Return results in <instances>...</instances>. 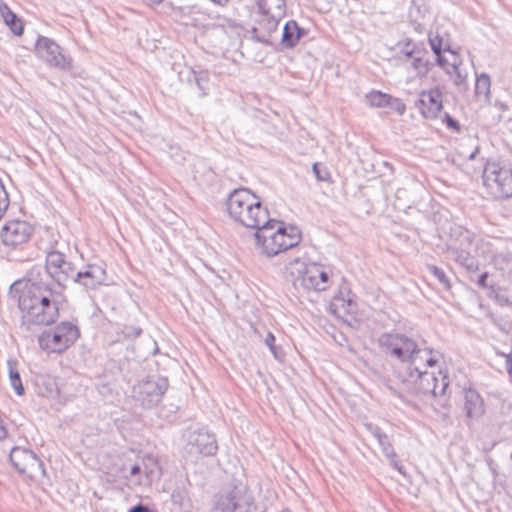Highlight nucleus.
I'll use <instances>...</instances> for the list:
<instances>
[{"label":"nucleus","mask_w":512,"mask_h":512,"mask_svg":"<svg viewBox=\"0 0 512 512\" xmlns=\"http://www.w3.org/2000/svg\"><path fill=\"white\" fill-rule=\"evenodd\" d=\"M18 295V307L22 312L20 329L31 333L35 327L48 326L59 317V302L56 293L46 283L29 279L17 281L11 286Z\"/></svg>","instance_id":"f257e3e1"},{"label":"nucleus","mask_w":512,"mask_h":512,"mask_svg":"<svg viewBox=\"0 0 512 512\" xmlns=\"http://www.w3.org/2000/svg\"><path fill=\"white\" fill-rule=\"evenodd\" d=\"M437 354L438 352H434L426 356L410 368L394 370L395 377L406 391L425 401L445 397L449 387L448 376L442 371H439V377L427 371L428 367H434L438 363Z\"/></svg>","instance_id":"f03ea898"},{"label":"nucleus","mask_w":512,"mask_h":512,"mask_svg":"<svg viewBox=\"0 0 512 512\" xmlns=\"http://www.w3.org/2000/svg\"><path fill=\"white\" fill-rule=\"evenodd\" d=\"M226 207L231 219L243 227L251 229L267 223V208L248 188L234 189L227 198Z\"/></svg>","instance_id":"7ed1b4c3"},{"label":"nucleus","mask_w":512,"mask_h":512,"mask_svg":"<svg viewBox=\"0 0 512 512\" xmlns=\"http://www.w3.org/2000/svg\"><path fill=\"white\" fill-rule=\"evenodd\" d=\"M378 344L386 356L399 361L396 369L410 368L435 352L432 348L420 347L414 338L400 332L381 334Z\"/></svg>","instance_id":"20e7f679"},{"label":"nucleus","mask_w":512,"mask_h":512,"mask_svg":"<svg viewBox=\"0 0 512 512\" xmlns=\"http://www.w3.org/2000/svg\"><path fill=\"white\" fill-rule=\"evenodd\" d=\"M286 279L296 289L323 291L328 287L329 275L316 263L308 264L304 257L297 255L285 265Z\"/></svg>","instance_id":"39448f33"},{"label":"nucleus","mask_w":512,"mask_h":512,"mask_svg":"<svg viewBox=\"0 0 512 512\" xmlns=\"http://www.w3.org/2000/svg\"><path fill=\"white\" fill-rule=\"evenodd\" d=\"M259 18L251 34L257 42L271 45V35L276 32L281 19L286 14L285 0H257Z\"/></svg>","instance_id":"423d86ee"},{"label":"nucleus","mask_w":512,"mask_h":512,"mask_svg":"<svg viewBox=\"0 0 512 512\" xmlns=\"http://www.w3.org/2000/svg\"><path fill=\"white\" fill-rule=\"evenodd\" d=\"M483 186L493 199L512 197V169L502 161L488 159L482 172Z\"/></svg>","instance_id":"0eeeda50"},{"label":"nucleus","mask_w":512,"mask_h":512,"mask_svg":"<svg viewBox=\"0 0 512 512\" xmlns=\"http://www.w3.org/2000/svg\"><path fill=\"white\" fill-rule=\"evenodd\" d=\"M254 499L246 484L236 481L214 496L211 512H251Z\"/></svg>","instance_id":"6e6552de"},{"label":"nucleus","mask_w":512,"mask_h":512,"mask_svg":"<svg viewBox=\"0 0 512 512\" xmlns=\"http://www.w3.org/2000/svg\"><path fill=\"white\" fill-rule=\"evenodd\" d=\"M80 336L79 328L71 322H61L53 330L44 331L38 337L39 346L48 352L62 353Z\"/></svg>","instance_id":"1a4fd4ad"},{"label":"nucleus","mask_w":512,"mask_h":512,"mask_svg":"<svg viewBox=\"0 0 512 512\" xmlns=\"http://www.w3.org/2000/svg\"><path fill=\"white\" fill-rule=\"evenodd\" d=\"M301 231L298 227L293 225H285L280 222L276 228V234L269 240L268 245L265 246V256L273 257L280 255L287 251H292L294 256H304V252L299 248L301 242Z\"/></svg>","instance_id":"9d476101"},{"label":"nucleus","mask_w":512,"mask_h":512,"mask_svg":"<svg viewBox=\"0 0 512 512\" xmlns=\"http://www.w3.org/2000/svg\"><path fill=\"white\" fill-rule=\"evenodd\" d=\"M45 269L50 278L61 288H65L74 277L76 268L66 259V255L59 249L58 242L51 244L45 251Z\"/></svg>","instance_id":"9b49d317"},{"label":"nucleus","mask_w":512,"mask_h":512,"mask_svg":"<svg viewBox=\"0 0 512 512\" xmlns=\"http://www.w3.org/2000/svg\"><path fill=\"white\" fill-rule=\"evenodd\" d=\"M168 388V379L160 376L148 377L133 387V397L144 408L158 404Z\"/></svg>","instance_id":"f8f14e48"},{"label":"nucleus","mask_w":512,"mask_h":512,"mask_svg":"<svg viewBox=\"0 0 512 512\" xmlns=\"http://www.w3.org/2000/svg\"><path fill=\"white\" fill-rule=\"evenodd\" d=\"M183 437L186 441V450L195 457L212 456L218 450L214 434L204 428H188Z\"/></svg>","instance_id":"ddd939ff"},{"label":"nucleus","mask_w":512,"mask_h":512,"mask_svg":"<svg viewBox=\"0 0 512 512\" xmlns=\"http://www.w3.org/2000/svg\"><path fill=\"white\" fill-rule=\"evenodd\" d=\"M10 461L14 468L21 474L30 478L45 475L44 463L32 450L22 447H14L10 452Z\"/></svg>","instance_id":"4468645a"},{"label":"nucleus","mask_w":512,"mask_h":512,"mask_svg":"<svg viewBox=\"0 0 512 512\" xmlns=\"http://www.w3.org/2000/svg\"><path fill=\"white\" fill-rule=\"evenodd\" d=\"M34 233V227L24 220H11L1 229L2 243L7 247L17 248L27 243Z\"/></svg>","instance_id":"2eb2a0df"},{"label":"nucleus","mask_w":512,"mask_h":512,"mask_svg":"<svg viewBox=\"0 0 512 512\" xmlns=\"http://www.w3.org/2000/svg\"><path fill=\"white\" fill-rule=\"evenodd\" d=\"M35 49L40 58H42L48 65L60 69H68L71 66L70 57L62 52V48L52 39L39 36Z\"/></svg>","instance_id":"dca6fc26"},{"label":"nucleus","mask_w":512,"mask_h":512,"mask_svg":"<svg viewBox=\"0 0 512 512\" xmlns=\"http://www.w3.org/2000/svg\"><path fill=\"white\" fill-rule=\"evenodd\" d=\"M106 280L105 269L97 264H88L82 270H77L70 283H77L87 289H95Z\"/></svg>","instance_id":"f3484780"},{"label":"nucleus","mask_w":512,"mask_h":512,"mask_svg":"<svg viewBox=\"0 0 512 512\" xmlns=\"http://www.w3.org/2000/svg\"><path fill=\"white\" fill-rule=\"evenodd\" d=\"M416 106L425 118H437L443 107L442 93L439 88L421 92Z\"/></svg>","instance_id":"a211bd4d"},{"label":"nucleus","mask_w":512,"mask_h":512,"mask_svg":"<svg viewBox=\"0 0 512 512\" xmlns=\"http://www.w3.org/2000/svg\"><path fill=\"white\" fill-rule=\"evenodd\" d=\"M330 310L339 318L348 321V316L357 312V303L353 299L351 291L344 287L336 294L330 303Z\"/></svg>","instance_id":"6ab92c4d"},{"label":"nucleus","mask_w":512,"mask_h":512,"mask_svg":"<svg viewBox=\"0 0 512 512\" xmlns=\"http://www.w3.org/2000/svg\"><path fill=\"white\" fill-rule=\"evenodd\" d=\"M463 399V408L465 411V415L468 419L477 420L484 414V400L475 389H464Z\"/></svg>","instance_id":"aec40b11"},{"label":"nucleus","mask_w":512,"mask_h":512,"mask_svg":"<svg viewBox=\"0 0 512 512\" xmlns=\"http://www.w3.org/2000/svg\"><path fill=\"white\" fill-rule=\"evenodd\" d=\"M280 224L276 220L269 219L267 217V223H260L259 227H255L254 233L255 246L261 255L265 256V246L268 245L269 240L276 234L275 227Z\"/></svg>","instance_id":"412c9836"},{"label":"nucleus","mask_w":512,"mask_h":512,"mask_svg":"<svg viewBox=\"0 0 512 512\" xmlns=\"http://www.w3.org/2000/svg\"><path fill=\"white\" fill-rule=\"evenodd\" d=\"M447 247H455L458 250L472 251L474 248V236L469 230L456 227L451 230V238Z\"/></svg>","instance_id":"4be33fe9"},{"label":"nucleus","mask_w":512,"mask_h":512,"mask_svg":"<svg viewBox=\"0 0 512 512\" xmlns=\"http://www.w3.org/2000/svg\"><path fill=\"white\" fill-rule=\"evenodd\" d=\"M306 34L305 30L297 24L296 21L290 20L285 23L281 45L283 48H293L297 45L298 41Z\"/></svg>","instance_id":"5701e85b"},{"label":"nucleus","mask_w":512,"mask_h":512,"mask_svg":"<svg viewBox=\"0 0 512 512\" xmlns=\"http://www.w3.org/2000/svg\"><path fill=\"white\" fill-rule=\"evenodd\" d=\"M447 252L452 254L454 260L468 271H476L479 268L478 260L472 255V251L458 250L455 247H447Z\"/></svg>","instance_id":"b1692460"},{"label":"nucleus","mask_w":512,"mask_h":512,"mask_svg":"<svg viewBox=\"0 0 512 512\" xmlns=\"http://www.w3.org/2000/svg\"><path fill=\"white\" fill-rule=\"evenodd\" d=\"M0 12L5 24L10 28V30L17 36L22 35L23 25L19 17L4 3L0 5Z\"/></svg>","instance_id":"393cba45"},{"label":"nucleus","mask_w":512,"mask_h":512,"mask_svg":"<svg viewBox=\"0 0 512 512\" xmlns=\"http://www.w3.org/2000/svg\"><path fill=\"white\" fill-rule=\"evenodd\" d=\"M368 429L371 432V434L376 438L385 457L396 456V452L392 447L389 437L379 427L369 424Z\"/></svg>","instance_id":"a878e982"},{"label":"nucleus","mask_w":512,"mask_h":512,"mask_svg":"<svg viewBox=\"0 0 512 512\" xmlns=\"http://www.w3.org/2000/svg\"><path fill=\"white\" fill-rule=\"evenodd\" d=\"M452 61L449 63L451 67V78L456 86H462L466 83L467 73L461 69L462 61L456 52H451Z\"/></svg>","instance_id":"bb28decb"},{"label":"nucleus","mask_w":512,"mask_h":512,"mask_svg":"<svg viewBox=\"0 0 512 512\" xmlns=\"http://www.w3.org/2000/svg\"><path fill=\"white\" fill-rule=\"evenodd\" d=\"M142 464L143 474L147 480L152 481L160 477V468L158 461L153 456H145L140 462Z\"/></svg>","instance_id":"cd10ccee"},{"label":"nucleus","mask_w":512,"mask_h":512,"mask_svg":"<svg viewBox=\"0 0 512 512\" xmlns=\"http://www.w3.org/2000/svg\"><path fill=\"white\" fill-rule=\"evenodd\" d=\"M487 296L493 299L501 307H512V298L507 291L499 286L489 288Z\"/></svg>","instance_id":"c85d7f7f"},{"label":"nucleus","mask_w":512,"mask_h":512,"mask_svg":"<svg viewBox=\"0 0 512 512\" xmlns=\"http://www.w3.org/2000/svg\"><path fill=\"white\" fill-rule=\"evenodd\" d=\"M491 80L487 73H481L476 78L475 94L478 97L483 96L484 100H489L490 97Z\"/></svg>","instance_id":"c756f323"},{"label":"nucleus","mask_w":512,"mask_h":512,"mask_svg":"<svg viewBox=\"0 0 512 512\" xmlns=\"http://www.w3.org/2000/svg\"><path fill=\"white\" fill-rule=\"evenodd\" d=\"M8 369H9V380L12 388L14 389L15 393L19 396H22L25 392L24 386L21 381L20 374L16 368L15 362L9 360L8 361Z\"/></svg>","instance_id":"7c9ffc66"},{"label":"nucleus","mask_w":512,"mask_h":512,"mask_svg":"<svg viewBox=\"0 0 512 512\" xmlns=\"http://www.w3.org/2000/svg\"><path fill=\"white\" fill-rule=\"evenodd\" d=\"M427 12L428 8L424 0H411V6L409 9V17L411 20L418 22L420 19L425 17Z\"/></svg>","instance_id":"2f4dec72"},{"label":"nucleus","mask_w":512,"mask_h":512,"mask_svg":"<svg viewBox=\"0 0 512 512\" xmlns=\"http://www.w3.org/2000/svg\"><path fill=\"white\" fill-rule=\"evenodd\" d=\"M426 269L431 275H433L438 280V282L443 286V288L446 291H449L451 289L452 286L450 279L443 269L433 264H428L426 266Z\"/></svg>","instance_id":"473e14b6"},{"label":"nucleus","mask_w":512,"mask_h":512,"mask_svg":"<svg viewBox=\"0 0 512 512\" xmlns=\"http://www.w3.org/2000/svg\"><path fill=\"white\" fill-rule=\"evenodd\" d=\"M390 95L380 91H371L366 95V101L371 107H386Z\"/></svg>","instance_id":"72a5a7b5"},{"label":"nucleus","mask_w":512,"mask_h":512,"mask_svg":"<svg viewBox=\"0 0 512 512\" xmlns=\"http://www.w3.org/2000/svg\"><path fill=\"white\" fill-rule=\"evenodd\" d=\"M429 44L434 54H439L443 51L449 52L450 54L451 52H454L448 44H443V38L439 35L429 34Z\"/></svg>","instance_id":"f704fd0d"},{"label":"nucleus","mask_w":512,"mask_h":512,"mask_svg":"<svg viewBox=\"0 0 512 512\" xmlns=\"http://www.w3.org/2000/svg\"><path fill=\"white\" fill-rule=\"evenodd\" d=\"M411 66L418 71V74L424 76L430 71L432 64L423 58V54H417L412 58Z\"/></svg>","instance_id":"c9c22d12"},{"label":"nucleus","mask_w":512,"mask_h":512,"mask_svg":"<svg viewBox=\"0 0 512 512\" xmlns=\"http://www.w3.org/2000/svg\"><path fill=\"white\" fill-rule=\"evenodd\" d=\"M264 342L276 360H283L284 352L281 347L276 346L275 336L272 332L267 333Z\"/></svg>","instance_id":"e433bc0d"},{"label":"nucleus","mask_w":512,"mask_h":512,"mask_svg":"<svg viewBox=\"0 0 512 512\" xmlns=\"http://www.w3.org/2000/svg\"><path fill=\"white\" fill-rule=\"evenodd\" d=\"M194 81L200 91L205 94V90L208 88L209 74L207 71H195L192 70Z\"/></svg>","instance_id":"4c0bfd02"},{"label":"nucleus","mask_w":512,"mask_h":512,"mask_svg":"<svg viewBox=\"0 0 512 512\" xmlns=\"http://www.w3.org/2000/svg\"><path fill=\"white\" fill-rule=\"evenodd\" d=\"M401 52L408 58H414L417 54H425L426 51L418 49L416 44L411 40L406 41L402 48Z\"/></svg>","instance_id":"58836bf2"},{"label":"nucleus","mask_w":512,"mask_h":512,"mask_svg":"<svg viewBox=\"0 0 512 512\" xmlns=\"http://www.w3.org/2000/svg\"><path fill=\"white\" fill-rule=\"evenodd\" d=\"M496 356L502 361V367L512 380V353L496 351Z\"/></svg>","instance_id":"ea45409f"},{"label":"nucleus","mask_w":512,"mask_h":512,"mask_svg":"<svg viewBox=\"0 0 512 512\" xmlns=\"http://www.w3.org/2000/svg\"><path fill=\"white\" fill-rule=\"evenodd\" d=\"M495 265L503 272H510L512 269V256L511 255H498L495 258Z\"/></svg>","instance_id":"a19ab883"},{"label":"nucleus","mask_w":512,"mask_h":512,"mask_svg":"<svg viewBox=\"0 0 512 512\" xmlns=\"http://www.w3.org/2000/svg\"><path fill=\"white\" fill-rule=\"evenodd\" d=\"M9 206V196L2 181H0V219L4 216Z\"/></svg>","instance_id":"79ce46f5"},{"label":"nucleus","mask_w":512,"mask_h":512,"mask_svg":"<svg viewBox=\"0 0 512 512\" xmlns=\"http://www.w3.org/2000/svg\"><path fill=\"white\" fill-rule=\"evenodd\" d=\"M386 108L397 112L399 115H402L405 112V104L400 99L392 97L391 95Z\"/></svg>","instance_id":"37998d69"},{"label":"nucleus","mask_w":512,"mask_h":512,"mask_svg":"<svg viewBox=\"0 0 512 512\" xmlns=\"http://www.w3.org/2000/svg\"><path fill=\"white\" fill-rule=\"evenodd\" d=\"M122 332H123V334H124V336L126 338L134 339V338H137L138 336L141 335L142 329L140 327H137V326L125 325L123 327Z\"/></svg>","instance_id":"c03bdc74"},{"label":"nucleus","mask_w":512,"mask_h":512,"mask_svg":"<svg viewBox=\"0 0 512 512\" xmlns=\"http://www.w3.org/2000/svg\"><path fill=\"white\" fill-rule=\"evenodd\" d=\"M312 171L318 181L328 180L329 173L326 171V169H321L319 163L313 164Z\"/></svg>","instance_id":"a18cd8bd"},{"label":"nucleus","mask_w":512,"mask_h":512,"mask_svg":"<svg viewBox=\"0 0 512 512\" xmlns=\"http://www.w3.org/2000/svg\"><path fill=\"white\" fill-rule=\"evenodd\" d=\"M437 56L436 61L437 64L446 71L447 74L452 75V71L450 70L451 67L449 66V63H451V59H447L442 55V53L435 54Z\"/></svg>","instance_id":"49530a36"},{"label":"nucleus","mask_w":512,"mask_h":512,"mask_svg":"<svg viewBox=\"0 0 512 512\" xmlns=\"http://www.w3.org/2000/svg\"><path fill=\"white\" fill-rule=\"evenodd\" d=\"M489 275L487 272L482 273L477 280V285L486 290V293L489 291V288H494L495 285L488 283Z\"/></svg>","instance_id":"de8ad7c7"},{"label":"nucleus","mask_w":512,"mask_h":512,"mask_svg":"<svg viewBox=\"0 0 512 512\" xmlns=\"http://www.w3.org/2000/svg\"><path fill=\"white\" fill-rule=\"evenodd\" d=\"M468 141L472 142V143H475L474 149L469 154H466L464 151H462L461 155L467 157V159H469V160H474L476 158L477 154L479 153L480 147L477 144V140L476 139L468 138Z\"/></svg>","instance_id":"09e8293b"},{"label":"nucleus","mask_w":512,"mask_h":512,"mask_svg":"<svg viewBox=\"0 0 512 512\" xmlns=\"http://www.w3.org/2000/svg\"><path fill=\"white\" fill-rule=\"evenodd\" d=\"M386 458L389 460L390 465L395 470H397L400 474L405 475L404 466L396 459L397 455L396 456H387Z\"/></svg>","instance_id":"8fccbe9b"},{"label":"nucleus","mask_w":512,"mask_h":512,"mask_svg":"<svg viewBox=\"0 0 512 512\" xmlns=\"http://www.w3.org/2000/svg\"><path fill=\"white\" fill-rule=\"evenodd\" d=\"M444 121L448 128L453 129L455 131H459L460 124L457 120H455L453 117H451L448 113H445Z\"/></svg>","instance_id":"3c124183"},{"label":"nucleus","mask_w":512,"mask_h":512,"mask_svg":"<svg viewBox=\"0 0 512 512\" xmlns=\"http://www.w3.org/2000/svg\"><path fill=\"white\" fill-rule=\"evenodd\" d=\"M143 474L142 464L136 463L130 468V476H136Z\"/></svg>","instance_id":"603ef678"},{"label":"nucleus","mask_w":512,"mask_h":512,"mask_svg":"<svg viewBox=\"0 0 512 512\" xmlns=\"http://www.w3.org/2000/svg\"><path fill=\"white\" fill-rule=\"evenodd\" d=\"M129 512H154V511L150 510L146 506H143V505L139 504V505H136V506L132 507L129 510Z\"/></svg>","instance_id":"864d4df0"},{"label":"nucleus","mask_w":512,"mask_h":512,"mask_svg":"<svg viewBox=\"0 0 512 512\" xmlns=\"http://www.w3.org/2000/svg\"><path fill=\"white\" fill-rule=\"evenodd\" d=\"M7 435V431L3 425L0 424V440L4 439Z\"/></svg>","instance_id":"5fc2aeb1"},{"label":"nucleus","mask_w":512,"mask_h":512,"mask_svg":"<svg viewBox=\"0 0 512 512\" xmlns=\"http://www.w3.org/2000/svg\"><path fill=\"white\" fill-rule=\"evenodd\" d=\"M151 4H160L163 0H148Z\"/></svg>","instance_id":"6e6d98bb"},{"label":"nucleus","mask_w":512,"mask_h":512,"mask_svg":"<svg viewBox=\"0 0 512 512\" xmlns=\"http://www.w3.org/2000/svg\"><path fill=\"white\" fill-rule=\"evenodd\" d=\"M47 390H48L49 394H50V395H52V393H53V391H54V390H53V388H52V387H51V388H48V387H47Z\"/></svg>","instance_id":"4d7b16f0"}]
</instances>
